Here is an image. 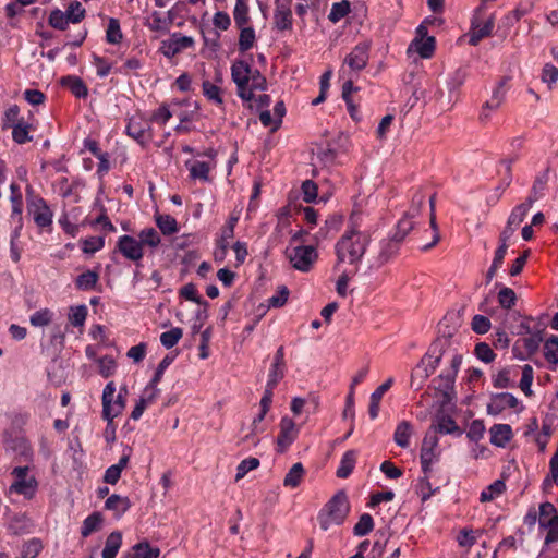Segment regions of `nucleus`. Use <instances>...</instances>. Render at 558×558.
I'll list each match as a JSON object with an SVG mask.
<instances>
[{"label":"nucleus","instance_id":"f257e3e1","mask_svg":"<svg viewBox=\"0 0 558 558\" xmlns=\"http://www.w3.org/2000/svg\"><path fill=\"white\" fill-rule=\"evenodd\" d=\"M231 78L236 85V94L244 102L255 100V107L263 110L270 105L269 95H259L254 98L255 90H265L267 88V81L258 70L252 66L244 60H235L231 65Z\"/></svg>","mask_w":558,"mask_h":558},{"label":"nucleus","instance_id":"f03ea898","mask_svg":"<svg viewBox=\"0 0 558 558\" xmlns=\"http://www.w3.org/2000/svg\"><path fill=\"white\" fill-rule=\"evenodd\" d=\"M350 512V504L344 490L336 493L318 514L322 530L327 531L331 525H341Z\"/></svg>","mask_w":558,"mask_h":558},{"label":"nucleus","instance_id":"7ed1b4c3","mask_svg":"<svg viewBox=\"0 0 558 558\" xmlns=\"http://www.w3.org/2000/svg\"><path fill=\"white\" fill-rule=\"evenodd\" d=\"M447 341L434 342L428 352L422 357L420 364L414 368L411 377V386H415V380L420 379L416 389L421 387L423 380L428 378L438 366L442 355L445 354V345Z\"/></svg>","mask_w":558,"mask_h":558},{"label":"nucleus","instance_id":"20e7f679","mask_svg":"<svg viewBox=\"0 0 558 558\" xmlns=\"http://www.w3.org/2000/svg\"><path fill=\"white\" fill-rule=\"evenodd\" d=\"M116 386L109 381L102 391V417L108 422V428L112 426L114 417L119 416L126 405V387H122L114 397Z\"/></svg>","mask_w":558,"mask_h":558},{"label":"nucleus","instance_id":"39448f33","mask_svg":"<svg viewBox=\"0 0 558 558\" xmlns=\"http://www.w3.org/2000/svg\"><path fill=\"white\" fill-rule=\"evenodd\" d=\"M536 198L534 196H529L523 203L517 205L509 215L507 226L501 232L500 240L502 244H506L510 241H518V238H514V233L523 222L524 218L529 214Z\"/></svg>","mask_w":558,"mask_h":558},{"label":"nucleus","instance_id":"423d86ee","mask_svg":"<svg viewBox=\"0 0 558 558\" xmlns=\"http://www.w3.org/2000/svg\"><path fill=\"white\" fill-rule=\"evenodd\" d=\"M284 255L300 271H308L318 257L315 246H287Z\"/></svg>","mask_w":558,"mask_h":558},{"label":"nucleus","instance_id":"0eeeda50","mask_svg":"<svg viewBox=\"0 0 558 558\" xmlns=\"http://www.w3.org/2000/svg\"><path fill=\"white\" fill-rule=\"evenodd\" d=\"M12 475L14 481L10 486V492L23 495L28 499L33 498L37 490L38 483L35 476L29 474L28 466L14 468Z\"/></svg>","mask_w":558,"mask_h":558},{"label":"nucleus","instance_id":"6e6552de","mask_svg":"<svg viewBox=\"0 0 558 558\" xmlns=\"http://www.w3.org/2000/svg\"><path fill=\"white\" fill-rule=\"evenodd\" d=\"M27 210L38 227L46 228L52 223L51 209L44 198L32 193L31 187L27 189Z\"/></svg>","mask_w":558,"mask_h":558},{"label":"nucleus","instance_id":"1a4fd4ad","mask_svg":"<svg viewBox=\"0 0 558 558\" xmlns=\"http://www.w3.org/2000/svg\"><path fill=\"white\" fill-rule=\"evenodd\" d=\"M369 41L359 43L351 52L344 58L341 72L347 74V71L350 72H360L362 71L368 63L369 59Z\"/></svg>","mask_w":558,"mask_h":558},{"label":"nucleus","instance_id":"9d476101","mask_svg":"<svg viewBox=\"0 0 558 558\" xmlns=\"http://www.w3.org/2000/svg\"><path fill=\"white\" fill-rule=\"evenodd\" d=\"M204 156L208 157V161L193 160L186 161L185 167L190 172V177L193 180H199L202 182H210V172L216 168V155L217 153L214 149H207Z\"/></svg>","mask_w":558,"mask_h":558},{"label":"nucleus","instance_id":"9b49d317","mask_svg":"<svg viewBox=\"0 0 558 558\" xmlns=\"http://www.w3.org/2000/svg\"><path fill=\"white\" fill-rule=\"evenodd\" d=\"M366 246H337V268L357 270L359 263L365 262Z\"/></svg>","mask_w":558,"mask_h":558},{"label":"nucleus","instance_id":"f8f14e48","mask_svg":"<svg viewBox=\"0 0 558 558\" xmlns=\"http://www.w3.org/2000/svg\"><path fill=\"white\" fill-rule=\"evenodd\" d=\"M279 428L280 430L277 437V451L283 453L298 438L300 429L294 421L288 416H283L281 418Z\"/></svg>","mask_w":558,"mask_h":558},{"label":"nucleus","instance_id":"ddd939ff","mask_svg":"<svg viewBox=\"0 0 558 558\" xmlns=\"http://www.w3.org/2000/svg\"><path fill=\"white\" fill-rule=\"evenodd\" d=\"M495 25L494 16H490L486 21L482 20V13L474 11V15L471 22L470 31V44L476 46L483 38L490 35Z\"/></svg>","mask_w":558,"mask_h":558},{"label":"nucleus","instance_id":"4468645a","mask_svg":"<svg viewBox=\"0 0 558 558\" xmlns=\"http://www.w3.org/2000/svg\"><path fill=\"white\" fill-rule=\"evenodd\" d=\"M396 254L395 246H366L365 264L368 268H379Z\"/></svg>","mask_w":558,"mask_h":558},{"label":"nucleus","instance_id":"2eb2a0df","mask_svg":"<svg viewBox=\"0 0 558 558\" xmlns=\"http://www.w3.org/2000/svg\"><path fill=\"white\" fill-rule=\"evenodd\" d=\"M438 445V438L436 432L427 433L423 439L421 448V464L424 474H428L430 471L432 463L436 457L434 450Z\"/></svg>","mask_w":558,"mask_h":558},{"label":"nucleus","instance_id":"dca6fc26","mask_svg":"<svg viewBox=\"0 0 558 558\" xmlns=\"http://www.w3.org/2000/svg\"><path fill=\"white\" fill-rule=\"evenodd\" d=\"M506 83L507 80L504 78L493 89L490 98L484 104L483 110L480 114V119L482 121H486L489 119V113L487 112L488 110H497L504 102L507 93Z\"/></svg>","mask_w":558,"mask_h":558},{"label":"nucleus","instance_id":"f3484780","mask_svg":"<svg viewBox=\"0 0 558 558\" xmlns=\"http://www.w3.org/2000/svg\"><path fill=\"white\" fill-rule=\"evenodd\" d=\"M519 405V400L511 393L502 392L492 397L487 405V412L492 415H498L505 409H514Z\"/></svg>","mask_w":558,"mask_h":558},{"label":"nucleus","instance_id":"a211bd4d","mask_svg":"<svg viewBox=\"0 0 558 558\" xmlns=\"http://www.w3.org/2000/svg\"><path fill=\"white\" fill-rule=\"evenodd\" d=\"M194 45V39L190 36H184L175 33L170 38L169 43L163 47L165 56L171 58L180 51L191 48Z\"/></svg>","mask_w":558,"mask_h":558},{"label":"nucleus","instance_id":"6ab92c4d","mask_svg":"<svg viewBox=\"0 0 558 558\" xmlns=\"http://www.w3.org/2000/svg\"><path fill=\"white\" fill-rule=\"evenodd\" d=\"M274 24L279 31H288L292 28V11L284 3H277L274 13Z\"/></svg>","mask_w":558,"mask_h":558},{"label":"nucleus","instance_id":"aec40b11","mask_svg":"<svg viewBox=\"0 0 558 558\" xmlns=\"http://www.w3.org/2000/svg\"><path fill=\"white\" fill-rule=\"evenodd\" d=\"M61 86L69 89L76 98H86L88 88L83 80L75 75H66L60 80Z\"/></svg>","mask_w":558,"mask_h":558},{"label":"nucleus","instance_id":"412c9836","mask_svg":"<svg viewBox=\"0 0 558 558\" xmlns=\"http://www.w3.org/2000/svg\"><path fill=\"white\" fill-rule=\"evenodd\" d=\"M131 451L132 449L131 448H128V452H124L122 454V457L120 458L119 462L117 464H113L111 466H109L106 472H105V476H104V481L108 484H116L120 477H121V473L123 471V469L126 468L129 461H130V457H131Z\"/></svg>","mask_w":558,"mask_h":558},{"label":"nucleus","instance_id":"4be33fe9","mask_svg":"<svg viewBox=\"0 0 558 558\" xmlns=\"http://www.w3.org/2000/svg\"><path fill=\"white\" fill-rule=\"evenodd\" d=\"M489 432L490 442L497 447H505L512 438V429L508 424H495Z\"/></svg>","mask_w":558,"mask_h":558},{"label":"nucleus","instance_id":"5701e85b","mask_svg":"<svg viewBox=\"0 0 558 558\" xmlns=\"http://www.w3.org/2000/svg\"><path fill=\"white\" fill-rule=\"evenodd\" d=\"M149 124L142 117L133 116L126 124V134L137 142H143Z\"/></svg>","mask_w":558,"mask_h":558},{"label":"nucleus","instance_id":"b1692460","mask_svg":"<svg viewBox=\"0 0 558 558\" xmlns=\"http://www.w3.org/2000/svg\"><path fill=\"white\" fill-rule=\"evenodd\" d=\"M393 379L388 378L385 383H383L372 395L368 413L372 420H375L378 416L380 401L385 392H387L392 386Z\"/></svg>","mask_w":558,"mask_h":558},{"label":"nucleus","instance_id":"393cba45","mask_svg":"<svg viewBox=\"0 0 558 558\" xmlns=\"http://www.w3.org/2000/svg\"><path fill=\"white\" fill-rule=\"evenodd\" d=\"M131 507V501L128 497L120 496L117 494L111 495L105 501V508L107 510L113 511L117 517H121Z\"/></svg>","mask_w":558,"mask_h":558},{"label":"nucleus","instance_id":"a878e982","mask_svg":"<svg viewBox=\"0 0 558 558\" xmlns=\"http://www.w3.org/2000/svg\"><path fill=\"white\" fill-rule=\"evenodd\" d=\"M160 550L151 547L147 542H141L132 547V550L125 555V558H158Z\"/></svg>","mask_w":558,"mask_h":558},{"label":"nucleus","instance_id":"bb28decb","mask_svg":"<svg viewBox=\"0 0 558 558\" xmlns=\"http://www.w3.org/2000/svg\"><path fill=\"white\" fill-rule=\"evenodd\" d=\"M122 544L121 532L114 531L110 533L106 539L105 548L102 549V558H116Z\"/></svg>","mask_w":558,"mask_h":558},{"label":"nucleus","instance_id":"cd10ccee","mask_svg":"<svg viewBox=\"0 0 558 558\" xmlns=\"http://www.w3.org/2000/svg\"><path fill=\"white\" fill-rule=\"evenodd\" d=\"M413 428L410 422L402 421L397 425V428L393 434L395 442L401 447L407 448L410 444V437L412 435Z\"/></svg>","mask_w":558,"mask_h":558},{"label":"nucleus","instance_id":"c85d7f7f","mask_svg":"<svg viewBox=\"0 0 558 558\" xmlns=\"http://www.w3.org/2000/svg\"><path fill=\"white\" fill-rule=\"evenodd\" d=\"M233 19L236 27L248 25L251 21L248 0H235Z\"/></svg>","mask_w":558,"mask_h":558},{"label":"nucleus","instance_id":"c756f323","mask_svg":"<svg viewBox=\"0 0 558 558\" xmlns=\"http://www.w3.org/2000/svg\"><path fill=\"white\" fill-rule=\"evenodd\" d=\"M143 246H117L113 251V259L119 263L120 257L132 262H138L143 257Z\"/></svg>","mask_w":558,"mask_h":558},{"label":"nucleus","instance_id":"7c9ffc66","mask_svg":"<svg viewBox=\"0 0 558 558\" xmlns=\"http://www.w3.org/2000/svg\"><path fill=\"white\" fill-rule=\"evenodd\" d=\"M104 522L102 514L100 512H93L84 521L81 530L83 537H87L90 534L99 531Z\"/></svg>","mask_w":558,"mask_h":558},{"label":"nucleus","instance_id":"2f4dec72","mask_svg":"<svg viewBox=\"0 0 558 558\" xmlns=\"http://www.w3.org/2000/svg\"><path fill=\"white\" fill-rule=\"evenodd\" d=\"M461 363H462V355L453 354L450 360V368L448 371H446V373H444L439 376V378L441 380H444L442 387L445 389H448L453 385L454 378L457 376V373L459 371Z\"/></svg>","mask_w":558,"mask_h":558},{"label":"nucleus","instance_id":"473e14b6","mask_svg":"<svg viewBox=\"0 0 558 558\" xmlns=\"http://www.w3.org/2000/svg\"><path fill=\"white\" fill-rule=\"evenodd\" d=\"M157 396H158L157 391H155V390L148 391V387H146L143 396L141 397V399L138 400V402L136 403V405L134 407V409L131 413V418H133L135 421L138 420L142 416V414L144 413L147 404L154 402L155 399L157 398Z\"/></svg>","mask_w":558,"mask_h":558},{"label":"nucleus","instance_id":"72a5a7b5","mask_svg":"<svg viewBox=\"0 0 558 558\" xmlns=\"http://www.w3.org/2000/svg\"><path fill=\"white\" fill-rule=\"evenodd\" d=\"M356 462V452L354 450L347 451L340 462L337 470V476L340 478H347L353 471Z\"/></svg>","mask_w":558,"mask_h":558},{"label":"nucleus","instance_id":"f704fd0d","mask_svg":"<svg viewBox=\"0 0 558 558\" xmlns=\"http://www.w3.org/2000/svg\"><path fill=\"white\" fill-rule=\"evenodd\" d=\"M305 474V470L302 465V463L298 462L292 465V468L289 470V472L286 474L283 480V485L286 487L295 488L298 487Z\"/></svg>","mask_w":558,"mask_h":558},{"label":"nucleus","instance_id":"c9c22d12","mask_svg":"<svg viewBox=\"0 0 558 558\" xmlns=\"http://www.w3.org/2000/svg\"><path fill=\"white\" fill-rule=\"evenodd\" d=\"M240 29L239 36V50L241 52H245L253 48L256 41V35L253 27L245 25L242 27H238Z\"/></svg>","mask_w":558,"mask_h":558},{"label":"nucleus","instance_id":"e433bc0d","mask_svg":"<svg viewBox=\"0 0 558 558\" xmlns=\"http://www.w3.org/2000/svg\"><path fill=\"white\" fill-rule=\"evenodd\" d=\"M351 11V4L348 0H341L340 2H335L331 5L330 12L328 14V20L336 24L342 19H344Z\"/></svg>","mask_w":558,"mask_h":558},{"label":"nucleus","instance_id":"4c0bfd02","mask_svg":"<svg viewBox=\"0 0 558 558\" xmlns=\"http://www.w3.org/2000/svg\"><path fill=\"white\" fill-rule=\"evenodd\" d=\"M415 221L403 216L397 223L396 230L392 233L391 240L395 242H402L405 240L408 233L414 228Z\"/></svg>","mask_w":558,"mask_h":558},{"label":"nucleus","instance_id":"58836bf2","mask_svg":"<svg viewBox=\"0 0 558 558\" xmlns=\"http://www.w3.org/2000/svg\"><path fill=\"white\" fill-rule=\"evenodd\" d=\"M84 225H89L95 229L102 231L105 234L116 231L114 226L105 213H100L96 218H86Z\"/></svg>","mask_w":558,"mask_h":558},{"label":"nucleus","instance_id":"ea45409f","mask_svg":"<svg viewBox=\"0 0 558 558\" xmlns=\"http://www.w3.org/2000/svg\"><path fill=\"white\" fill-rule=\"evenodd\" d=\"M202 92L209 101H213L217 105H221L223 102L221 88L214 82L204 80L202 83Z\"/></svg>","mask_w":558,"mask_h":558},{"label":"nucleus","instance_id":"a19ab883","mask_svg":"<svg viewBox=\"0 0 558 558\" xmlns=\"http://www.w3.org/2000/svg\"><path fill=\"white\" fill-rule=\"evenodd\" d=\"M505 482L501 480H496L481 493L480 500L482 502L492 501L493 499L501 495L505 492Z\"/></svg>","mask_w":558,"mask_h":558},{"label":"nucleus","instance_id":"79ce46f5","mask_svg":"<svg viewBox=\"0 0 558 558\" xmlns=\"http://www.w3.org/2000/svg\"><path fill=\"white\" fill-rule=\"evenodd\" d=\"M8 527L14 534H22L28 531L31 527V521L23 513L14 514L11 517Z\"/></svg>","mask_w":558,"mask_h":558},{"label":"nucleus","instance_id":"37998d69","mask_svg":"<svg viewBox=\"0 0 558 558\" xmlns=\"http://www.w3.org/2000/svg\"><path fill=\"white\" fill-rule=\"evenodd\" d=\"M156 225L163 234H173L178 231V222L170 215L156 216Z\"/></svg>","mask_w":558,"mask_h":558},{"label":"nucleus","instance_id":"c03bdc74","mask_svg":"<svg viewBox=\"0 0 558 558\" xmlns=\"http://www.w3.org/2000/svg\"><path fill=\"white\" fill-rule=\"evenodd\" d=\"M29 125L25 122H16L12 125V137L17 144H24L32 141L29 136Z\"/></svg>","mask_w":558,"mask_h":558},{"label":"nucleus","instance_id":"a18cd8bd","mask_svg":"<svg viewBox=\"0 0 558 558\" xmlns=\"http://www.w3.org/2000/svg\"><path fill=\"white\" fill-rule=\"evenodd\" d=\"M98 278L97 272L87 270L76 278L75 284L81 290H92L96 286Z\"/></svg>","mask_w":558,"mask_h":558},{"label":"nucleus","instance_id":"49530a36","mask_svg":"<svg viewBox=\"0 0 558 558\" xmlns=\"http://www.w3.org/2000/svg\"><path fill=\"white\" fill-rule=\"evenodd\" d=\"M497 299L502 308L510 310L515 305L517 294L511 288L504 287L499 290Z\"/></svg>","mask_w":558,"mask_h":558},{"label":"nucleus","instance_id":"de8ad7c7","mask_svg":"<svg viewBox=\"0 0 558 558\" xmlns=\"http://www.w3.org/2000/svg\"><path fill=\"white\" fill-rule=\"evenodd\" d=\"M507 255V246H499L495 253L492 266L486 274V282L489 283L494 278L496 271L502 266L504 259Z\"/></svg>","mask_w":558,"mask_h":558},{"label":"nucleus","instance_id":"09e8293b","mask_svg":"<svg viewBox=\"0 0 558 558\" xmlns=\"http://www.w3.org/2000/svg\"><path fill=\"white\" fill-rule=\"evenodd\" d=\"M355 274H356L355 268H349V269L345 268V269L341 270V275L339 276V278L337 280V284H336L337 293L340 296H342V298L347 296L348 283L351 279V277H353Z\"/></svg>","mask_w":558,"mask_h":558},{"label":"nucleus","instance_id":"8fccbe9b","mask_svg":"<svg viewBox=\"0 0 558 558\" xmlns=\"http://www.w3.org/2000/svg\"><path fill=\"white\" fill-rule=\"evenodd\" d=\"M182 336H183L182 329L179 327H174V328L161 333L160 342L165 348L171 349L179 342V340L182 338Z\"/></svg>","mask_w":558,"mask_h":558},{"label":"nucleus","instance_id":"3c124183","mask_svg":"<svg viewBox=\"0 0 558 558\" xmlns=\"http://www.w3.org/2000/svg\"><path fill=\"white\" fill-rule=\"evenodd\" d=\"M413 45L415 46V50L417 51V53L424 59L430 58L435 50L434 37L415 40Z\"/></svg>","mask_w":558,"mask_h":558},{"label":"nucleus","instance_id":"603ef678","mask_svg":"<svg viewBox=\"0 0 558 558\" xmlns=\"http://www.w3.org/2000/svg\"><path fill=\"white\" fill-rule=\"evenodd\" d=\"M545 359L554 364H558V337L551 336L544 344Z\"/></svg>","mask_w":558,"mask_h":558},{"label":"nucleus","instance_id":"864d4df0","mask_svg":"<svg viewBox=\"0 0 558 558\" xmlns=\"http://www.w3.org/2000/svg\"><path fill=\"white\" fill-rule=\"evenodd\" d=\"M374 527V521L371 514L364 513L360 517L359 522L354 525L353 533L356 536L367 535Z\"/></svg>","mask_w":558,"mask_h":558},{"label":"nucleus","instance_id":"5fc2aeb1","mask_svg":"<svg viewBox=\"0 0 558 558\" xmlns=\"http://www.w3.org/2000/svg\"><path fill=\"white\" fill-rule=\"evenodd\" d=\"M120 23L117 19H110L106 31V39L109 44H119L122 40Z\"/></svg>","mask_w":558,"mask_h":558},{"label":"nucleus","instance_id":"6e6d98bb","mask_svg":"<svg viewBox=\"0 0 558 558\" xmlns=\"http://www.w3.org/2000/svg\"><path fill=\"white\" fill-rule=\"evenodd\" d=\"M267 413H264V412H259L253 420L251 426H250V433L246 434L243 438H242V442H248V441H252L254 445L257 444V439H255V436L259 433H262L264 429L262 427H259V424L263 422L265 415Z\"/></svg>","mask_w":558,"mask_h":558},{"label":"nucleus","instance_id":"4d7b16f0","mask_svg":"<svg viewBox=\"0 0 558 558\" xmlns=\"http://www.w3.org/2000/svg\"><path fill=\"white\" fill-rule=\"evenodd\" d=\"M48 23L56 29L64 31L70 22L63 11L56 9L50 12Z\"/></svg>","mask_w":558,"mask_h":558},{"label":"nucleus","instance_id":"13d9d810","mask_svg":"<svg viewBox=\"0 0 558 558\" xmlns=\"http://www.w3.org/2000/svg\"><path fill=\"white\" fill-rule=\"evenodd\" d=\"M180 296L184 298L185 300L192 301L194 303H197L199 305L207 306L208 303L204 301L197 293V289L194 283H186L184 284L180 291Z\"/></svg>","mask_w":558,"mask_h":558},{"label":"nucleus","instance_id":"bf43d9fd","mask_svg":"<svg viewBox=\"0 0 558 558\" xmlns=\"http://www.w3.org/2000/svg\"><path fill=\"white\" fill-rule=\"evenodd\" d=\"M70 23H80L85 16V9L82 3L74 1L70 3L66 11L64 12Z\"/></svg>","mask_w":558,"mask_h":558},{"label":"nucleus","instance_id":"052dcab7","mask_svg":"<svg viewBox=\"0 0 558 558\" xmlns=\"http://www.w3.org/2000/svg\"><path fill=\"white\" fill-rule=\"evenodd\" d=\"M474 354L478 360L487 364L492 363L496 357V354L494 353L493 349L486 342L477 343L474 348Z\"/></svg>","mask_w":558,"mask_h":558},{"label":"nucleus","instance_id":"680f3d73","mask_svg":"<svg viewBox=\"0 0 558 558\" xmlns=\"http://www.w3.org/2000/svg\"><path fill=\"white\" fill-rule=\"evenodd\" d=\"M468 73L464 69L456 70L449 77L447 86L450 93L458 90L465 82Z\"/></svg>","mask_w":558,"mask_h":558},{"label":"nucleus","instance_id":"e2e57ef3","mask_svg":"<svg viewBox=\"0 0 558 558\" xmlns=\"http://www.w3.org/2000/svg\"><path fill=\"white\" fill-rule=\"evenodd\" d=\"M87 307L85 305H78L71 307L69 314L70 323L75 327H82L86 320Z\"/></svg>","mask_w":558,"mask_h":558},{"label":"nucleus","instance_id":"0e129e2a","mask_svg":"<svg viewBox=\"0 0 558 558\" xmlns=\"http://www.w3.org/2000/svg\"><path fill=\"white\" fill-rule=\"evenodd\" d=\"M259 465V460L257 458H247L241 461V463L236 468L235 481H240L250 471L255 470Z\"/></svg>","mask_w":558,"mask_h":558},{"label":"nucleus","instance_id":"69168bd1","mask_svg":"<svg viewBox=\"0 0 558 558\" xmlns=\"http://www.w3.org/2000/svg\"><path fill=\"white\" fill-rule=\"evenodd\" d=\"M98 367H99V374L102 377H109L114 374L117 364L113 357L111 356H102L97 360Z\"/></svg>","mask_w":558,"mask_h":558},{"label":"nucleus","instance_id":"338daca9","mask_svg":"<svg viewBox=\"0 0 558 558\" xmlns=\"http://www.w3.org/2000/svg\"><path fill=\"white\" fill-rule=\"evenodd\" d=\"M52 319V313L48 308H44L40 311L35 312L31 318L29 322L35 327H44L50 324Z\"/></svg>","mask_w":558,"mask_h":558},{"label":"nucleus","instance_id":"774afa93","mask_svg":"<svg viewBox=\"0 0 558 558\" xmlns=\"http://www.w3.org/2000/svg\"><path fill=\"white\" fill-rule=\"evenodd\" d=\"M549 469H550V473L544 480V483H543L545 488H548L553 484L558 485V450L555 452V454L550 459Z\"/></svg>","mask_w":558,"mask_h":558}]
</instances>
